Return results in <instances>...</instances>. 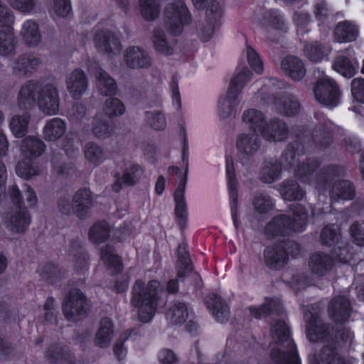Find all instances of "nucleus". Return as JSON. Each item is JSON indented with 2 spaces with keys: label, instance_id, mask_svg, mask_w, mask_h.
I'll list each match as a JSON object with an SVG mask.
<instances>
[{
  "label": "nucleus",
  "instance_id": "nucleus-1",
  "mask_svg": "<svg viewBox=\"0 0 364 364\" xmlns=\"http://www.w3.org/2000/svg\"><path fill=\"white\" fill-rule=\"evenodd\" d=\"M161 289V284L157 280H151L147 284L137 280L134 283L131 302L141 322L150 321L157 309L164 304L159 297Z\"/></svg>",
  "mask_w": 364,
  "mask_h": 364
},
{
  "label": "nucleus",
  "instance_id": "nucleus-2",
  "mask_svg": "<svg viewBox=\"0 0 364 364\" xmlns=\"http://www.w3.org/2000/svg\"><path fill=\"white\" fill-rule=\"evenodd\" d=\"M270 333L275 343L270 346L271 364H301L286 322L275 321L271 326Z\"/></svg>",
  "mask_w": 364,
  "mask_h": 364
},
{
  "label": "nucleus",
  "instance_id": "nucleus-3",
  "mask_svg": "<svg viewBox=\"0 0 364 364\" xmlns=\"http://www.w3.org/2000/svg\"><path fill=\"white\" fill-rule=\"evenodd\" d=\"M38 91L37 102L40 109L47 114H55L59 109L58 94L55 87L46 85L40 87L38 82H28L20 90L18 102L25 108L36 102L35 92Z\"/></svg>",
  "mask_w": 364,
  "mask_h": 364
},
{
  "label": "nucleus",
  "instance_id": "nucleus-4",
  "mask_svg": "<svg viewBox=\"0 0 364 364\" xmlns=\"http://www.w3.org/2000/svg\"><path fill=\"white\" fill-rule=\"evenodd\" d=\"M242 121L255 133H259L269 141L284 139L287 134L286 124L280 121L267 123L261 111L249 109L244 112Z\"/></svg>",
  "mask_w": 364,
  "mask_h": 364
},
{
  "label": "nucleus",
  "instance_id": "nucleus-5",
  "mask_svg": "<svg viewBox=\"0 0 364 364\" xmlns=\"http://www.w3.org/2000/svg\"><path fill=\"white\" fill-rule=\"evenodd\" d=\"M20 149L21 159L17 164L16 173L22 178L28 179L38 173L33 160L44 152L45 145L38 138L29 136L23 140Z\"/></svg>",
  "mask_w": 364,
  "mask_h": 364
},
{
  "label": "nucleus",
  "instance_id": "nucleus-6",
  "mask_svg": "<svg viewBox=\"0 0 364 364\" xmlns=\"http://www.w3.org/2000/svg\"><path fill=\"white\" fill-rule=\"evenodd\" d=\"M250 78L251 73L245 68L232 79L227 93L221 97L218 102V112L220 117L225 118L233 110L237 104V97L242 89Z\"/></svg>",
  "mask_w": 364,
  "mask_h": 364
},
{
  "label": "nucleus",
  "instance_id": "nucleus-7",
  "mask_svg": "<svg viewBox=\"0 0 364 364\" xmlns=\"http://www.w3.org/2000/svg\"><path fill=\"white\" fill-rule=\"evenodd\" d=\"M9 195L12 203L16 205V208L9 213L6 223L11 231L23 232L30 225V215L23 207V200L16 186H12L9 188Z\"/></svg>",
  "mask_w": 364,
  "mask_h": 364
},
{
  "label": "nucleus",
  "instance_id": "nucleus-8",
  "mask_svg": "<svg viewBox=\"0 0 364 364\" xmlns=\"http://www.w3.org/2000/svg\"><path fill=\"white\" fill-rule=\"evenodd\" d=\"M315 99L321 105L334 107L339 102L340 92L337 84L326 75L316 82L314 90Z\"/></svg>",
  "mask_w": 364,
  "mask_h": 364
},
{
  "label": "nucleus",
  "instance_id": "nucleus-9",
  "mask_svg": "<svg viewBox=\"0 0 364 364\" xmlns=\"http://www.w3.org/2000/svg\"><path fill=\"white\" fill-rule=\"evenodd\" d=\"M167 22L166 27L173 35H178L183 31V26L191 21V16L182 1H177L166 9Z\"/></svg>",
  "mask_w": 364,
  "mask_h": 364
},
{
  "label": "nucleus",
  "instance_id": "nucleus-10",
  "mask_svg": "<svg viewBox=\"0 0 364 364\" xmlns=\"http://www.w3.org/2000/svg\"><path fill=\"white\" fill-rule=\"evenodd\" d=\"M0 22L2 28L0 30V54L9 55L14 50V37L11 24L14 23V16L8 9L0 5Z\"/></svg>",
  "mask_w": 364,
  "mask_h": 364
},
{
  "label": "nucleus",
  "instance_id": "nucleus-11",
  "mask_svg": "<svg viewBox=\"0 0 364 364\" xmlns=\"http://www.w3.org/2000/svg\"><path fill=\"white\" fill-rule=\"evenodd\" d=\"M285 216L280 214L275 216L267 225L265 228V233L269 236H278L289 234L291 232H301L304 230L305 217L300 219L298 225L287 223L284 220Z\"/></svg>",
  "mask_w": 364,
  "mask_h": 364
},
{
  "label": "nucleus",
  "instance_id": "nucleus-12",
  "mask_svg": "<svg viewBox=\"0 0 364 364\" xmlns=\"http://www.w3.org/2000/svg\"><path fill=\"white\" fill-rule=\"evenodd\" d=\"M85 304L86 301L81 291L77 289H72L63 306L65 317L69 320H75L77 316L84 311Z\"/></svg>",
  "mask_w": 364,
  "mask_h": 364
},
{
  "label": "nucleus",
  "instance_id": "nucleus-13",
  "mask_svg": "<svg viewBox=\"0 0 364 364\" xmlns=\"http://www.w3.org/2000/svg\"><path fill=\"white\" fill-rule=\"evenodd\" d=\"M144 173L142 168L136 164H127L122 175L117 173L113 189L119 191L123 187L133 186L136 183Z\"/></svg>",
  "mask_w": 364,
  "mask_h": 364
},
{
  "label": "nucleus",
  "instance_id": "nucleus-14",
  "mask_svg": "<svg viewBox=\"0 0 364 364\" xmlns=\"http://www.w3.org/2000/svg\"><path fill=\"white\" fill-rule=\"evenodd\" d=\"M95 43L97 49L112 58L118 55L121 50V44L119 39L107 31L97 33L95 37Z\"/></svg>",
  "mask_w": 364,
  "mask_h": 364
},
{
  "label": "nucleus",
  "instance_id": "nucleus-15",
  "mask_svg": "<svg viewBox=\"0 0 364 364\" xmlns=\"http://www.w3.org/2000/svg\"><path fill=\"white\" fill-rule=\"evenodd\" d=\"M226 173L228 178V186L229 190L230 205L231 209L232 218L235 227L237 228L238 222L237 219V183L235 178L233 160L230 157H228L226 159Z\"/></svg>",
  "mask_w": 364,
  "mask_h": 364
},
{
  "label": "nucleus",
  "instance_id": "nucleus-16",
  "mask_svg": "<svg viewBox=\"0 0 364 364\" xmlns=\"http://www.w3.org/2000/svg\"><path fill=\"white\" fill-rule=\"evenodd\" d=\"M207 15L208 16L212 15V18H210L209 24L201 31V39L204 41L210 40L215 35L216 29L219 27L222 11L218 1H213L210 3L207 10Z\"/></svg>",
  "mask_w": 364,
  "mask_h": 364
},
{
  "label": "nucleus",
  "instance_id": "nucleus-17",
  "mask_svg": "<svg viewBox=\"0 0 364 364\" xmlns=\"http://www.w3.org/2000/svg\"><path fill=\"white\" fill-rule=\"evenodd\" d=\"M331 48L328 43L318 41L307 43L304 48V55L312 62L328 60Z\"/></svg>",
  "mask_w": 364,
  "mask_h": 364
},
{
  "label": "nucleus",
  "instance_id": "nucleus-18",
  "mask_svg": "<svg viewBox=\"0 0 364 364\" xmlns=\"http://www.w3.org/2000/svg\"><path fill=\"white\" fill-rule=\"evenodd\" d=\"M127 65L132 68H145L151 65L149 55L139 47H130L125 51L124 56Z\"/></svg>",
  "mask_w": 364,
  "mask_h": 364
},
{
  "label": "nucleus",
  "instance_id": "nucleus-19",
  "mask_svg": "<svg viewBox=\"0 0 364 364\" xmlns=\"http://www.w3.org/2000/svg\"><path fill=\"white\" fill-rule=\"evenodd\" d=\"M258 133L241 134L237 139V149L243 157L254 155L259 147Z\"/></svg>",
  "mask_w": 364,
  "mask_h": 364
},
{
  "label": "nucleus",
  "instance_id": "nucleus-20",
  "mask_svg": "<svg viewBox=\"0 0 364 364\" xmlns=\"http://www.w3.org/2000/svg\"><path fill=\"white\" fill-rule=\"evenodd\" d=\"M350 303L345 296H336L330 302L328 306L330 316L338 321H346L350 315Z\"/></svg>",
  "mask_w": 364,
  "mask_h": 364
},
{
  "label": "nucleus",
  "instance_id": "nucleus-21",
  "mask_svg": "<svg viewBox=\"0 0 364 364\" xmlns=\"http://www.w3.org/2000/svg\"><path fill=\"white\" fill-rule=\"evenodd\" d=\"M205 304L218 322L223 323L228 317V306L217 294H209L206 297Z\"/></svg>",
  "mask_w": 364,
  "mask_h": 364
},
{
  "label": "nucleus",
  "instance_id": "nucleus-22",
  "mask_svg": "<svg viewBox=\"0 0 364 364\" xmlns=\"http://www.w3.org/2000/svg\"><path fill=\"white\" fill-rule=\"evenodd\" d=\"M282 68L286 75L294 80H301L306 74L303 62L294 56L285 58L282 62Z\"/></svg>",
  "mask_w": 364,
  "mask_h": 364
},
{
  "label": "nucleus",
  "instance_id": "nucleus-23",
  "mask_svg": "<svg viewBox=\"0 0 364 364\" xmlns=\"http://www.w3.org/2000/svg\"><path fill=\"white\" fill-rule=\"evenodd\" d=\"M66 85L69 92L74 97H76L85 91L87 81L82 70H75L68 76Z\"/></svg>",
  "mask_w": 364,
  "mask_h": 364
},
{
  "label": "nucleus",
  "instance_id": "nucleus-24",
  "mask_svg": "<svg viewBox=\"0 0 364 364\" xmlns=\"http://www.w3.org/2000/svg\"><path fill=\"white\" fill-rule=\"evenodd\" d=\"M113 336V324L109 318L102 319L96 333L95 343L100 348L108 347Z\"/></svg>",
  "mask_w": 364,
  "mask_h": 364
},
{
  "label": "nucleus",
  "instance_id": "nucleus-25",
  "mask_svg": "<svg viewBox=\"0 0 364 364\" xmlns=\"http://www.w3.org/2000/svg\"><path fill=\"white\" fill-rule=\"evenodd\" d=\"M334 34L336 41L339 43L351 42L358 37V28L352 22L343 21L337 25Z\"/></svg>",
  "mask_w": 364,
  "mask_h": 364
},
{
  "label": "nucleus",
  "instance_id": "nucleus-26",
  "mask_svg": "<svg viewBox=\"0 0 364 364\" xmlns=\"http://www.w3.org/2000/svg\"><path fill=\"white\" fill-rule=\"evenodd\" d=\"M288 256L282 246L267 247L264 251V259L267 265L278 268L286 263Z\"/></svg>",
  "mask_w": 364,
  "mask_h": 364
},
{
  "label": "nucleus",
  "instance_id": "nucleus-27",
  "mask_svg": "<svg viewBox=\"0 0 364 364\" xmlns=\"http://www.w3.org/2000/svg\"><path fill=\"white\" fill-rule=\"evenodd\" d=\"M66 125L60 118H53L48 121L43 129V135L48 141H55L65 132Z\"/></svg>",
  "mask_w": 364,
  "mask_h": 364
},
{
  "label": "nucleus",
  "instance_id": "nucleus-28",
  "mask_svg": "<svg viewBox=\"0 0 364 364\" xmlns=\"http://www.w3.org/2000/svg\"><path fill=\"white\" fill-rule=\"evenodd\" d=\"M334 264L333 260L321 253L314 254L310 259L309 267L316 274H325Z\"/></svg>",
  "mask_w": 364,
  "mask_h": 364
},
{
  "label": "nucleus",
  "instance_id": "nucleus-29",
  "mask_svg": "<svg viewBox=\"0 0 364 364\" xmlns=\"http://www.w3.org/2000/svg\"><path fill=\"white\" fill-rule=\"evenodd\" d=\"M353 196L354 189L350 181H338L334 184L331 193V199L333 202L350 200Z\"/></svg>",
  "mask_w": 364,
  "mask_h": 364
},
{
  "label": "nucleus",
  "instance_id": "nucleus-30",
  "mask_svg": "<svg viewBox=\"0 0 364 364\" xmlns=\"http://www.w3.org/2000/svg\"><path fill=\"white\" fill-rule=\"evenodd\" d=\"M186 182V176H181L174 195L176 215L178 218L182 220L186 219L187 216L186 204L184 199Z\"/></svg>",
  "mask_w": 364,
  "mask_h": 364
},
{
  "label": "nucleus",
  "instance_id": "nucleus-31",
  "mask_svg": "<svg viewBox=\"0 0 364 364\" xmlns=\"http://www.w3.org/2000/svg\"><path fill=\"white\" fill-rule=\"evenodd\" d=\"M262 87L258 90L254 97V102L259 103L264 101L269 103L271 100L270 92H273L280 87L282 82L276 79H267L261 82Z\"/></svg>",
  "mask_w": 364,
  "mask_h": 364
},
{
  "label": "nucleus",
  "instance_id": "nucleus-32",
  "mask_svg": "<svg viewBox=\"0 0 364 364\" xmlns=\"http://www.w3.org/2000/svg\"><path fill=\"white\" fill-rule=\"evenodd\" d=\"M333 67L335 71L342 76L351 77L355 73L358 63L356 61H351L346 56L341 55L335 60Z\"/></svg>",
  "mask_w": 364,
  "mask_h": 364
},
{
  "label": "nucleus",
  "instance_id": "nucleus-33",
  "mask_svg": "<svg viewBox=\"0 0 364 364\" xmlns=\"http://www.w3.org/2000/svg\"><path fill=\"white\" fill-rule=\"evenodd\" d=\"M264 31L272 30H282L284 27V21L277 11H268L264 13L260 22Z\"/></svg>",
  "mask_w": 364,
  "mask_h": 364
},
{
  "label": "nucleus",
  "instance_id": "nucleus-34",
  "mask_svg": "<svg viewBox=\"0 0 364 364\" xmlns=\"http://www.w3.org/2000/svg\"><path fill=\"white\" fill-rule=\"evenodd\" d=\"M21 35L25 43L29 46H36L41 41L38 26L36 22L27 21L22 26Z\"/></svg>",
  "mask_w": 364,
  "mask_h": 364
},
{
  "label": "nucleus",
  "instance_id": "nucleus-35",
  "mask_svg": "<svg viewBox=\"0 0 364 364\" xmlns=\"http://www.w3.org/2000/svg\"><path fill=\"white\" fill-rule=\"evenodd\" d=\"M101 261L111 272H119L122 269L120 258L115 254L112 247H107L101 251Z\"/></svg>",
  "mask_w": 364,
  "mask_h": 364
},
{
  "label": "nucleus",
  "instance_id": "nucleus-36",
  "mask_svg": "<svg viewBox=\"0 0 364 364\" xmlns=\"http://www.w3.org/2000/svg\"><path fill=\"white\" fill-rule=\"evenodd\" d=\"M189 315L186 305L183 303L175 304L166 313V318L173 324H180L186 321Z\"/></svg>",
  "mask_w": 364,
  "mask_h": 364
},
{
  "label": "nucleus",
  "instance_id": "nucleus-37",
  "mask_svg": "<svg viewBox=\"0 0 364 364\" xmlns=\"http://www.w3.org/2000/svg\"><path fill=\"white\" fill-rule=\"evenodd\" d=\"M279 191L285 200H299L304 196L303 191L299 188L297 183L293 181L284 182L279 188Z\"/></svg>",
  "mask_w": 364,
  "mask_h": 364
},
{
  "label": "nucleus",
  "instance_id": "nucleus-38",
  "mask_svg": "<svg viewBox=\"0 0 364 364\" xmlns=\"http://www.w3.org/2000/svg\"><path fill=\"white\" fill-rule=\"evenodd\" d=\"M95 75L98 81V88L102 95H109L115 93L117 85L114 79L101 69H98Z\"/></svg>",
  "mask_w": 364,
  "mask_h": 364
},
{
  "label": "nucleus",
  "instance_id": "nucleus-39",
  "mask_svg": "<svg viewBox=\"0 0 364 364\" xmlns=\"http://www.w3.org/2000/svg\"><path fill=\"white\" fill-rule=\"evenodd\" d=\"M91 205L92 200L89 190H80L76 193L73 198V208L74 212L79 216H82V213L88 209Z\"/></svg>",
  "mask_w": 364,
  "mask_h": 364
},
{
  "label": "nucleus",
  "instance_id": "nucleus-40",
  "mask_svg": "<svg viewBox=\"0 0 364 364\" xmlns=\"http://www.w3.org/2000/svg\"><path fill=\"white\" fill-rule=\"evenodd\" d=\"M282 309V304L278 299H271L266 301V303L262 307L252 306L250 308V314L255 318H262L264 316L267 311H272L279 313Z\"/></svg>",
  "mask_w": 364,
  "mask_h": 364
},
{
  "label": "nucleus",
  "instance_id": "nucleus-41",
  "mask_svg": "<svg viewBox=\"0 0 364 364\" xmlns=\"http://www.w3.org/2000/svg\"><path fill=\"white\" fill-rule=\"evenodd\" d=\"M28 123V116L24 113L22 116L14 115L10 123V129L16 137H22L26 129Z\"/></svg>",
  "mask_w": 364,
  "mask_h": 364
},
{
  "label": "nucleus",
  "instance_id": "nucleus-42",
  "mask_svg": "<svg viewBox=\"0 0 364 364\" xmlns=\"http://www.w3.org/2000/svg\"><path fill=\"white\" fill-rule=\"evenodd\" d=\"M281 166L277 161L267 162L261 171V179L263 182L271 183L276 180L280 174Z\"/></svg>",
  "mask_w": 364,
  "mask_h": 364
},
{
  "label": "nucleus",
  "instance_id": "nucleus-43",
  "mask_svg": "<svg viewBox=\"0 0 364 364\" xmlns=\"http://www.w3.org/2000/svg\"><path fill=\"white\" fill-rule=\"evenodd\" d=\"M139 9L142 17L147 21L154 19L159 11L155 0H139Z\"/></svg>",
  "mask_w": 364,
  "mask_h": 364
},
{
  "label": "nucleus",
  "instance_id": "nucleus-44",
  "mask_svg": "<svg viewBox=\"0 0 364 364\" xmlns=\"http://www.w3.org/2000/svg\"><path fill=\"white\" fill-rule=\"evenodd\" d=\"M153 43L155 50L164 55H171L173 53V48L166 41L163 31L157 29L154 31L153 36Z\"/></svg>",
  "mask_w": 364,
  "mask_h": 364
},
{
  "label": "nucleus",
  "instance_id": "nucleus-45",
  "mask_svg": "<svg viewBox=\"0 0 364 364\" xmlns=\"http://www.w3.org/2000/svg\"><path fill=\"white\" fill-rule=\"evenodd\" d=\"M84 151L86 159L94 165L102 163L105 159V154L102 150L92 143H88Z\"/></svg>",
  "mask_w": 364,
  "mask_h": 364
},
{
  "label": "nucleus",
  "instance_id": "nucleus-46",
  "mask_svg": "<svg viewBox=\"0 0 364 364\" xmlns=\"http://www.w3.org/2000/svg\"><path fill=\"white\" fill-rule=\"evenodd\" d=\"M109 229L105 223L93 225L89 232L90 240L93 243H102L108 236Z\"/></svg>",
  "mask_w": 364,
  "mask_h": 364
},
{
  "label": "nucleus",
  "instance_id": "nucleus-47",
  "mask_svg": "<svg viewBox=\"0 0 364 364\" xmlns=\"http://www.w3.org/2000/svg\"><path fill=\"white\" fill-rule=\"evenodd\" d=\"M145 120L147 124L155 130H162L166 127V117L160 112H146Z\"/></svg>",
  "mask_w": 364,
  "mask_h": 364
},
{
  "label": "nucleus",
  "instance_id": "nucleus-48",
  "mask_svg": "<svg viewBox=\"0 0 364 364\" xmlns=\"http://www.w3.org/2000/svg\"><path fill=\"white\" fill-rule=\"evenodd\" d=\"M41 60L31 55L26 58L23 57L19 61L16 62L14 69L23 71L24 74L31 72V70L36 69L41 64Z\"/></svg>",
  "mask_w": 364,
  "mask_h": 364
},
{
  "label": "nucleus",
  "instance_id": "nucleus-49",
  "mask_svg": "<svg viewBox=\"0 0 364 364\" xmlns=\"http://www.w3.org/2000/svg\"><path fill=\"white\" fill-rule=\"evenodd\" d=\"M105 112L109 117H117L123 114L125 112L124 104L117 98H109L106 100Z\"/></svg>",
  "mask_w": 364,
  "mask_h": 364
},
{
  "label": "nucleus",
  "instance_id": "nucleus-50",
  "mask_svg": "<svg viewBox=\"0 0 364 364\" xmlns=\"http://www.w3.org/2000/svg\"><path fill=\"white\" fill-rule=\"evenodd\" d=\"M178 259L183 267L184 272L182 270H179L178 275L179 278L185 277L186 274H189L192 271V266L189 262V258L186 251V247L184 243L181 244L178 248Z\"/></svg>",
  "mask_w": 364,
  "mask_h": 364
},
{
  "label": "nucleus",
  "instance_id": "nucleus-51",
  "mask_svg": "<svg viewBox=\"0 0 364 364\" xmlns=\"http://www.w3.org/2000/svg\"><path fill=\"white\" fill-rule=\"evenodd\" d=\"M291 213H289V215L292 214L294 216V218L292 220H290L289 218H287V216L286 215H284L285 216L284 220L287 221V223H291L295 224L296 225H298V223L300 222V219L302 217H305L304 220V230L306 228V220H307V214L306 211L304 210V208H302L299 203H294L291 205Z\"/></svg>",
  "mask_w": 364,
  "mask_h": 364
},
{
  "label": "nucleus",
  "instance_id": "nucleus-52",
  "mask_svg": "<svg viewBox=\"0 0 364 364\" xmlns=\"http://www.w3.org/2000/svg\"><path fill=\"white\" fill-rule=\"evenodd\" d=\"M253 205L259 213H264L272 208V202L267 196L259 194L255 198Z\"/></svg>",
  "mask_w": 364,
  "mask_h": 364
},
{
  "label": "nucleus",
  "instance_id": "nucleus-53",
  "mask_svg": "<svg viewBox=\"0 0 364 364\" xmlns=\"http://www.w3.org/2000/svg\"><path fill=\"white\" fill-rule=\"evenodd\" d=\"M351 93L357 102L364 103V79L355 78L353 80Z\"/></svg>",
  "mask_w": 364,
  "mask_h": 364
},
{
  "label": "nucleus",
  "instance_id": "nucleus-54",
  "mask_svg": "<svg viewBox=\"0 0 364 364\" xmlns=\"http://www.w3.org/2000/svg\"><path fill=\"white\" fill-rule=\"evenodd\" d=\"M338 227L335 225H328L321 232V240L324 243L331 245L338 238Z\"/></svg>",
  "mask_w": 364,
  "mask_h": 364
},
{
  "label": "nucleus",
  "instance_id": "nucleus-55",
  "mask_svg": "<svg viewBox=\"0 0 364 364\" xmlns=\"http://www.w3.org/2000/svg\"><path fill=\"white\" fill-rule=\"evenodd\" d=\"M247 60L250 67L257 73L263 70V63L255 50L249 47L247 48Z\"/></svg>",
  "mask_w": 364,
  "mask_h": 364
},
{
  "label": "nucleus",
  "instance_id": "nucleus-56",
  "mask_svg": "<svg viewBox=\"0 0 364 364\" xmlns=\"http://www.w3.org/2000/svg\"><path fill=\"white\" fill-rule=\"evenodd\" d=\"M112 131V127L107 122L96 119L92 132L97 137L106 138L110 135Z\"/></svg>",
  "mask_w": 364,
  "mask_h": 364
},
{
  "label": "nucleus",
  "instance_id": "nucleus-57",
  "mask_svg": "<svg viewBox=\"0 0 364 364\" xmlns=\"http://www.w3.org/2000/svg\"><path fill=\"white\" fill-rule=\"evenodd\" d=\"M306 323V336L309 340L316 341L321 338V336L319 335L321 331L318 326L317 319L314 318L313 321L307 320Z\"/></svg>",
  "mask_w": 364,
  "mask_h": 364
},
{
  "label": "nucleus",
  "instance_id": "nucleus-58",
  "mask_svg": "<svg viewBox=\"0 0 364 364\" xmlns=\"http://www.w3.org/2000/svg\"><path fill=\"white\" fill-rule=\"evenodd\" d=\"M53 9L58 16H67L71 11L70 0H54Z\"/></svg>",
  "mask_w": 364,
  "mask_h": 364
},
{
  "label": "nucleus",
  "instance_id": "nucleus-59",
  "mask_svg": "<svg viewBox=\"0 0 364 364\" xmlns=\"http://www.w3.org/2000/svg\"><path fill=\"white\" fill-rule=\"evenodd\" d=\"M350 233L354 241L361 245L364 242V222L353 223L350 227Z\"/></svg>",
  "mask_w": 364,
  "mask_h": 364
},
{
  "label": "nucleus",
  "instance_id": "nucleus-60",
  "mask_svg": "<svg viewBox=\"0 0 364 364\" xmlns=\"http://www.w3.org/2000/svg\"><path fill=\"white\" fill-rule=\"evenodd\" d=\"M299 109V105L297 102L288 99L284 102L282 108H280V112L283 114L292 116L298 112Z\"/></svg>",
  "mask_w": 364,
  "mask_h": 364
},
{
  "label": "nucleus",
  "instance_id": "nucleus-61",
  "mask_svg": "<svg viewBox=\"0 0 364 364\" xmlns=\"http://www.w3.org/2000/svg\"><path fill=\"white\" fill-rule=\"evenodd\" d=\"M309 21V16L306 14L301 12V14H296L294 16V21L297 27L298 33L304 32V28L306 26Z\"/></svg>",
  "mask_w": 364,
  "mask_h": 364
},
{
  "label": "nucleus",
  "instance_id": "nucleus-62",
  "mask_svg": "<svg viewBox=\"0 0 364 364\" xmlns=\"http://www.w3.org/2000/svg\"><path fill=\"white\" fill-rule=\"evenodd\" d=\"M159 360L163 364H171L175 362L176 357L175 354L168 349H164L158 356Z\"/></svg>",
  "mask_w": 364,
  "mask_h": 364
},
{
  "label": "nucleus",
  "instance_id": "nucleus-63",
  "mask_svg": "<svg viewBox=\"0 0 364 364\" xmlns=\"http://www.w3.org/2000/svg\"><path fill=\"white\" fill-rule=\"evenodd\" d=\"M11 5L22 11H28L33 7V0H10Z\"/></svg>",
  "mask_w": 364,
  "mask_h": 364
},
{
  "label": "nucleus",
  "instance_id": "nucleus-64",
  "mask_svg": "<svg viewBox=\"0 0 364 364\" xmlns=\"http://www.w3.org/2000/svg\"><path fill=\"white\" fill-rule=\"evenodd\" d=\"M24 196L26 198V201L28 207L34 208L37 204V196L34 191L28 187L24 193Z\"/></svg>",
  "mask_w": 364,
  "mask_h": 364
}]
</instances>
